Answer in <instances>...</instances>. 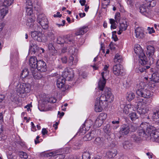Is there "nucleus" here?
Instances as JSON below:
<instances>
[{
	"mask_svg": "<svg viewBox=\"0 0 159 159\" xmlns=\"http://www.w3.org/2000/svg\"><path fill=\"white\" fill-rule=\"evenodd\" d=\"M104 93L102 94L97 98L95 102V110L96 112L101 111L104 107L107 106L108 102H111L114 99V97L110 90V89L105 88Z\"/></svg>",
	"mask_w": 159,
	"mask_h": 159,
	"instance_id": "nucleus-1",
	"label": "nucleus"
},
{
	"mask_svg": "<svg viewBox=\"0 0 159 159\" xmlns=\"http://www.w3.org/2000/svg\"><path fill=\"white\" fill-rule=\"evenodd\" d=\"M150 127V126H148L146 123H142L140 125L137 134L142 140L149 137V133L148 132V128Z\"/></svg>",
	"mask_w": 159,
	"mask_h": 159,
	"instance_id": "nucleus-2",
	"label": "nucleus"
},
{
	"mask_svg": "<svg viewBox=\"0 0 159 159\" xmlns=\"http://www.w3.org/2000/svg\"><path fill=\"white\" fill-rule=\"evenodd\" d=\"M30 86L29 84L22 83L18 84L16 91L20 95H21L30 92Z\"/></svg>",
	"mask_w": 159,
	"mask_h": 159,
	"instance_id": "nucleus-3",
	"label": "nucleus"
},
{
	"mask_svg": "<svg viewBox=\"0 0 159 159\" xmlns=\"http://www.w3.org/2000/svg\"><path fill=\"white\" fill-rule=\"evenodd\" d=\"M148 132L149 133V137H151L152 140L158 141L159 140V129H155V128L150 126L148 128Z\"/></svg>",
	"mask_w": 159,
	"mask_h": 159,
	"instance_id": "nucleus-4",
	"label": "nucleus"
},
{
	"mask_svg": "<svg viewBox=\"0 0 159 159\" xmlns=\"http://www.w3.org/2000/svg\"><path fill=\"white\" fill-rule=\"evenodd\" d=\"M37 21L44 29L48 28V21L47 18L43 14H39L38 16Z\"/></svg>",
	"mask_w": 159,
	"mask_h": 159,
	"instance_id": "nucleus-5",
	"label": "nucleus"
},
{
	"mask_svg": "<svg viewBox=\"0 0 159 159\" xmlns=\"http://www.w3.org/2000/svg\"><path fill=\"white\" fill-rule=\"evenodd\" d=\"M136 93L139 96L145 98L152 97L153 93L149 90L140 88L136 91Z\"/></svg>",
	"mask_w": 159,
	"mask_h": 159,
	"instance_id": "nucleus-6",
	"label": "nucleus"
},
{
	"mask_svg": "<svg viewBox=\"0 0 159 159\" xmlns=\"http://www.w3.org/2000/svg\"><path fill=\"white\" fill-rule=\"evenodd\" d=\"M108 68V66L107 65H105L103 70L105 72H103L101 73V75L102 78L99 81L98 84L99 90L101 91H103L105 85L106 80L104 77V74L107 73V70Z\"/></svg>",
	"mask_w": 159,
	"mask_h": 159,
	"instance_id": "nucleus-7",
	"label": "nucleus"
},
{
	"mask_svg": "<svg viewBox=\"0 0 159 159\" xmlns=\"http://www.w3.org/2000/svg\"><path fill=\"white\" fill-rule=\"evenodd\" d=\"M148 7L146 3H145L144 4L140 6L139 7L140 11L141 13L144 15L146 17L149 18H151L152 17L151 15V12L148 8Z\"/></svg>",
	"mask_w": 159,
	"mask_h": 159,
	"instance_id": "nucleus-8",
	"label": "nucleus"
},
{
	"mask_svg": "<svg viewBox=\"0 0 159 159\" xmlns=\"http://www.w3.org/2000/svg\"><path fill=\"white\" fill-rule=\"evenodd\" d=\"M147 51L146 54L147 56L148 57L149 59L151 60L150 62L151 63V61H152V63L153 62L154 59L153 56L154 55V52L155 51V48L152 45H148L147 47Z\"/></svg>",
	"mask_w": 159,
	"mask_h": 159,
	"instance_id": "nucleus-9",
	"label": "nucleus"
},
{
	"mask_svg": "<svg viewBox=\"0 0 159 159\" xmlns=\"http://www.w3.org/2000/svg\"><path fill=\"white\" fill-rule=\"evenodd\" d=\"M36 66V70L37 69L41 72H45L47 70L46 64L43 61H39Z\"/></svg>",
	"mask_w": 159,
	"mask_h": 159,
	"instance_id": "nucleus-10",
	"label": "nucleus"
},
{
	"mask_svg": "<svg viewBox=\"0 0 159 159\" xmlns=\"http://www.w3.org/2000/svg\"><path fill=\"white\" fill-rule=\"evenodd\" d=\"M41 28L40 27L37 26V30L38 31H32L31 33V36L35 40H37L38 42H40L41 39L40 38V36L41 35V33H40V31L39 30Z\"/></svg>",
	"mask_w": 159,
	"mask_h": 159,
	"instance_id": "nucleus-11",
	"label": "nucleus"
},
{
	"mask_svg": "<svg viewBox=\"0 0 159 159\" xmlns=\"http://www.w3.org/2000/svg\"><path fill=\"white\" fill-rule=\"evenodd\" d=\"M129 125L127 124H123L122 125L119 131L120 134L121 136L126 135L129 133Z\"/></svg>",
	"mask_w": 159,
	"mask_h": 159,
	"instance_id": "nucleus-12",
	"label": "nucleus"
},
{
	"mask_svg": "<svg viewBox=\"0 0 159 159\" xmlns=\"http://www.w3.org/2000/svg\"><path fill=\"white\" fill-rule=\"evenodd\" d=\"M113 72L116 75H121L123 73V69L120 64L114 65L113 67Z\"/></svg>",
	"mask_w": 159,
	"mask_h": 159,
	"instance_id": "nucleus-13",
	"label": "nucleus"
},
{
	"mask_svg": "<svg viewBox=\"0 0 159 159\" xmlns=\"http://www.w3.org/2000/svg\"><path fill=\"white\" fill-rule=\"evenodd\" d=\"M135 32L137 38L140 39L144 36V30L141 27H137L135 30Z\"/></svg>",
	"mask_w": 159,
	"mask_h": 159,
	"instance_id": "nucleus-14",
	"label": "nucleus"
},
{
	"mask_svg": "<svg viewBox=\"0 0 159 159\" xmlns=\"http://www.w3.org/2000/svg\"><path fill=\"white\" fill-rule=\"evenodd\" d=\"M39 61H38L37 58L35 56L31 57L29 60V64L31 69L34 68L36 69L37 66V65Z\"/></svg>",
	"mask_w": 159,
	"mask_h": 159,
	"instance_id": "nucleus-15",
	"label": "nucleus"
},
{
	"mask_svg": "<svg viewBox=\"0 0 159 159\" xmlns=\"http://www.w3.org/2000/svg\"><path fill=\"white\" fill-rule=\"evenodd\" d=\"M65 82V80L61 78L58 79L57 81V87L61 89L62 91L65 90V89L64 88Z\"/></svg>",
	"mask_w": 159,
	"mask_h": 159,
	"instance_id": "nucleus-16",
	"label": "nucleus"
},
{
	"mask_svg": "<svg viewBox=\"0 0 159 159\" xmlns=\"http://www.w3.org/2000/svg\"><path fill=\"white\" fill-rule=\"evenodd\" d=\"M139 56V57L141 61H140V64L143 65H146L147 62V60L146 58V57L143 52V51L142 50L141 52L138 54Z\"/></svg>",
	"mask_w": 159,
	"mask_h": 159,
	"instance_id": "nucleus-17",
	"label": "nucleus"
},
{
	"mask_svg": "<svg viewBox=\"0 0 159 159\" xmlns=\"http://www.w3.org/2000/svg\"><path fill=\"white\" fill-rule=\"evenodd\" d=\"M96 131L93 130L86 134L84 139L85 141L90 140L95 136Z\"/></svg>",
	"mask_w": 159,
	"mask_h": 159,
	"instance_id": "nucleus-18",
	"label": "nucleus"
},
{
	"mask_svg": "<svg viewBox=\"0 0 159 159\" xmlns=\"http://www.w3.org/2000/svg\"><path fill=\"white\" fill-rule=\"evenodd\" d=\"M30 70L31 72L32 75L35 79L39 80L42 78V75L40 73L38 72L37 70H36V69H31Z\"/></svg>",
	"mask_w": 159,
	"mask_h": 159,
	"instance_id": "nucleus-19",
	"label": "nucleus"
},
{
	"mask_svg": "<svg viewBox=\"0 0 159 159\" xmlns=\"http://www.w3.org/2000/svg\"><path fill=\"white\" fill-rule=\"evenodd\" d=\"M75 41L74 38L72 37H70L66 38L65 44H67L69 47H73L74 45Z\"/></svg>",
	"mask_w": 159,
	"mask_h": 159,
	"instance_id": "nucleus-20",
	"label": "nucleus"
},
{
	"mask_svg": "<svg viewBox=\"0 0 159 159\" xmlns=\"http://www.w3.org/2000/svg\"><path fill=\"white\" fill-rule=\"evenodd\" d=\"M88 30L87 26H84L81 28L79 29L75 33L76 35H83L86 33Z\"/></svg>",
	"mask_w": 159,
	"mask_h": 159,
	"instance_id": "nucleus-21",
	"label": "nucleus"
},
{
	"mask_svg": "<svg viewBox=\"0 0 159 159\" xmlns=\"http://www.w3.org/2000/svg\"><path fill=\"white\" fill-rule=\"evenodd\" d=\"M104 142L103 138L100 137L96 138L94 141V143L97 146L102 147L103 145Z\"/></svg>",
	"mask_w": 159,
	"mask_h": 159,
	"instance_id": "nucleus-22",
	"label": "nucleus"
},
{
	"mask_svg": "<svg viewBox=\"0 0 159 159\" xmlns=\"http://www.w3.org/2000/svg\"><path fill=\"white\" fill-rule=\"evenodd\" d=\"M47 157L51 156L53 157V158L54 159H62L65 157V156L62 154H57L54 155L53 152H50L48 154Z\"/></svg>",
	"mask_w": 159,
	"mask_h": 159,
	"instance_id": "nucleus-23",
	"label": "nucleus"
},
{
	"mask_svg": "<svg viewBox=\"0 0 159 159\" xmlns=\"http://www.w3.org/2000/svg\"><path fill=\"white\" fill-rule=\"evenodd\" d=\"M117 152V150L116 149H112L107 153V156L109 158H111L116 155Z\"/></svg>",
	"mask_w": 159,
	"mask_h": 159,
	"instance_id": "nucleus-24",
	"label": "nucleus"
},
{
	"mask_svg": "<svg viewBox=\"0 0 159 159\" xmlns=\"http://www.w3.org/2000/svg\"><path fill=\"white\" fill-rule=\"evenodd\" d=\"M137 111L140 115H143L147 113L148 109L146 107H138L137 108Z\"/></svg>",
	"mask_w": 159,
	"mask_h": 159,
	"instance_id": "nucleus-25",
	"label": "nucleus"
},
{
	"mask_svg": "<svg viewBox=\"0 0 159 159\" xmlns=\"http://www.w3.org/2000/svg\"><path fill=\"white\" fill-rule=\"evenodd\" d=\"M8 13V10L5 7L0 8V18L3 19Z\"/></svg>",
	"mask_w": 159,
	"mask_h": 159,
	"instance_id": "nucleus-26",
	"label": "nucleus"
},
{
	"mask_svg": "<svg viewBox=\"0 0 159 159\" xmlns=\"http://www.w3.org/2000/svg\"><path fill=\"white\" fill-rule=\"evenodd\" d=\"M123 145L124 148L126 149H130L132 147V144L129 140L125 141L123 143Z\"/></svg>",
	"mask_w": 159,
	"mask_h": 159,
	"instance_id": "nucleus-27",
	"label": "nucleus"
},
{
	"mask_svg": "<svg viewBox=\"0 0 159 159\" xmlns=\"http://www.w3.org/2000/svg\"><path fill=\"white\" fill-rule=\"evenodd\" d=\"M130 139L132 141L136 143H138L142 140L137 134L132 135Z\"/></svg>",
	"mask_w": 159,
	"mask_h": 159,
	"instance_id": "nucleus-28",
	"label": "nucleus"
},
{
	"mask_svg": "<svg viewBox=\"0 0 159 159\" xmlns=\"http://www.w3.org/2000/svg\"><path fill=\"white\" fill-rule=\"evenodd\" d=\"M104 132L108 135H110L111 133L110 125L108 124L105 126L103 128Z\"/></svg>",
	"mask_w": 159,
	"mask_h": 159,
	"instance_id": "nucleus-29",
	"label": "nucleus"
},
{
	"mask_svg": "<svg viewBox=\"0 0 159 159\" xmlns=\"http://www.w3.org/2000/svg\"><path fill=\"white\" fill-rule=\"evenodd\" d=\"M14 0H5L3 2H0V5L5 7L10 6L13 2Z\"/></svg>",
	"mask_w": 159,
	"mask_h": 159,
	"instance_id": "nucleus-30",
	"label": "nucleus"
},
{
	"mask_svg": "<svg viewBox=\"0 0 159 159\" xmlns=\"http://www.w3.org/2000/svg\"><path fill=\"white\" fill-rule=\"evenodd\" d=\"M152 117L153 119H157L159 118V106L156 108L153 111Z\"/></svg>",
	"mask_w": 159,
	"mask_h": 159,
	"instance_id": "nucleus-31",
	"label": "nucleus"
},
{
	"mask_svg": "<svg viewBox=\"0 0 159 159\" xmlns=\"http://www.w3.org/2000/svg\"><path fill=\"white\" fill-rule=\"evenodd\" d=\"M70 70H72L70 68H67L65 69V70L62 73V77L61 78H62L64 79L65 80V81L66 80V79H67V76L69 75V74L70 72L69 71H70Z\"/></svg>",
	"mask_w": 159,
	"mask_h": 159,
	"instance_id": "nucleus-32",
	"label": "nucleus"
},
{
	"mask_svg": "<svg viewBox=\"0 0 159 159\" xmlns=\"http://www.w3.org/2000/svg\"><path fill=\"white\" fill-rule=\"evenodd\" d=\"M145 3L148 7H153L156 5V2L154 0H146Z\"/></svg>",
	"mask_w": 159,
	"mask_h": 159,
	"instance_id": "nucleus-33",
	"label": "nucleus"
},
{
	"mask_svg": "<svg viewBox=\"0 0 159 159\" xmlns=\"http://www.w3.org/2000/svg\"><path fill=\"white\" fill-rule=\"evenodd\" d=\"M129 116L132 121H135L139 117V116L135 112H132L129 113Z\"/></svg>",
	"mask_w": 159,
	"mask_h": 159,
	"instance_id": "nucleus-34",
	"label": "nucleus"
},
{
	"mask_svg": "<svg viewBox=\"0 0 159 159\" xmlns=\"http://www.w3.org/2000/svg\"><path fill=\"white\" fill-rule=\"evenodd\" d=\"M135 97L134 93L132 92L127 93L126 95V99L129 101H131L133 100Z\"/></svg>",
	"mask_w": 159,
	"mask_h": 159,
	"instance_id": "nucleus-35",
	"label": "nucleus"
},
{
	"mask_svg": "<svg viewBox=\"0 0 159 159\" xmlns=\"http://www.w3.org/2000/svg\"><path fill=\"white\" fill-rule=\"evenodd\" d=\"M127 22L124 21L121 23H120L119 29H120L122 30H125L127 28Z\"/></svg>",
	"mask_w": 159,
	"mask_h": 159,
	"instance_id": "nucleus-36",
	"label": "nucleus"
},
{
	"mask_svg": "<svg viewBox=\"0 0 159 159\" xmlns=\"http://www.w3.org/2000/svg\"><path fill=\"white\" fill-rule=\"evenodd\" d=\"M119 120V119L118 120L112 121L111 123L113 125V129L114 130L117 129L119 127L120 122Z\"/></svg>",
	"mask_w": 159,
	"mask_h": 159,
	"instance_id": "nucleus-37",
	"label": "nucleus"
},
{
	"mask_svg": "<svg viewBox=\"0 0 159 159\" xmlns=\"http://www.w3.org/2000/svg\"><path fill=\"white\" fill-rule=\"evenodd\" d=\"M142 50L141 46L139 45H135L134 47V51L135 53L137 54H139V53Z\"/></svg>",
	"mask_w": 159,
	"mask_h": 159,
	"instance_id": "nucleus-38",
	"label": "nucleus"
},
{
	"mask_svg": "<svg viewBox=\"0 0 159 159\" xmlns=\"http://www.w3.org/2000/svg\"><path fill=\"white\" fill-rule=\"evenodd\" d=\"M141 66H139V67L136 69V71L138 73H142L144 71H145V68L144 66V65L142 64Z\"/></svg>",
	"mask_w": 159,
	"mask_h": 159,
	"instance_id": "nucleus-39",
	"label": "nucleus"
},
{
	"mask_svg": "<svg viewBox=\"0 0 159 159\" xmlns=\"http://www.w3.org/2000/svg\"><path fill=\"white\" fill-rule=\"evenodd\" d=\"M29 71L27 68H25L22 71L21 74V76L22 78L26 77L29 75Z\"/></svg>",
	"mask_w": 159,
	"mask_h": 159,
	"instance_id": "nucleus-40",
	"label": "nucleus"
},
{
	"mask_svg": "<svg viewBox=\"0 0 159 159\" xmlns=\"http://www.w3.org/2000/svg\"><path fill=\"white\" fill-rule=\"evenodd\" d=\"M122 59L121 56L118 54H116L114 58V61L116 63H120L121 62Z\"/></svg>",
	"mask_w": 159,
	"mask_h": 159,
	"instance_id": "nucleus-41",
	"label": "nucleus"
},
{
	"mask_svg": "<svg viewBox=\"0 0 159 159\" xmlns=\"http://www.w3.org/2000/svg\"><path fill=\"white\" fill-rule=\"evenodd\" d=\"M129 132H135L137 128V125L136 124H133L130 125H129Z\"/></svg>",
	"mask_w": 159,
	"mask_h": 159,
	"instance_id": "nucleus-42",
	"label": "nucleus"
},
{
	"mask_svg": "<svg viewBox=\"0 0 159 159\" xmlns=\"http://www.w3.org/2000/svg\"><path fill=\"white\" fill-rule=\"evenodd\" d=\"M70 70V71L69 72H70L69 75L67 76V79H66V81L68 80L69 81L71 80L74 77V73L73 70Z\"/></svg>",
	"mask_w": 159,
	"mask_h": 159,
	"instance_id": "nucleus-43",
	"label": "nucleus"
},
{
	"mask_svg": "<svg viewBox=\"0 0 159 159\" xmlns=\"http://www.w3.org/2000/svg\"><path fill=\"white\" fill-rule=\"evenodd\" d=\"M34 20L32 18L29 19L26 22V25L30 28H32L34 26Z\"/></svg>",
	"mask_w": 159,
	"mask_h": 159,
	"instance_id": "nucleus-44",
	"label": "nucleus"
},
{
	"mask_svg": "<svg viewBox=\"0 0 159 159\" xmlns=\"http://www.w3.org/2000/svg\"><path fill=\"white\" fill-rule=\"evenodd\" d=\"M107 117V114L104 113H101L98 116V118L102 120L103 121L105 120Z\"/></svg>",
	"mask_w": 159,
	"mask_h": 159,
	"instance_id": "nucleus-45",
	"label": "nucleus"
},
{
	"mask_svg": "<svg viewBox=\"0 0 159 159\" xmlns=\"http://www.w3.org/2000/svg\"><path fill=\"white\" fill-rule=\"evenodd\" d=\"M32 7H26V11L28 16H31L33 13V10L32 9Z\"/></svg>",
	"mask_w": 159,
	"mask_h": 159,
	"instance_id": "nucleus-46",
	"label": "nucleus"
},
{
	"mask_svg": "<svg viewBox=\"0 0 159 159\" xmlns=\"http://www.w3.org/2000/svg\"><path fill=\"white\" fill-rule=\"evenodd\" d=\"M103 122L104 121L97 118L95 121V125L97 127H99L102 125Z\"/></svg>",
	"mask_w": 159,
	"mask_h": 159,
	"instance_id": "nucleus-47",
	"label": "nucleus"
},
{
	"mask_svg": "<svg viewBox=\"0 0 159 159\" xmlns=\"http://www.w3.org/2000/svg\"><path fill=\"white\" fill-rule=\"evenodd\" d=\"M65 40L61 37L59 36L57 39V43L58 44H61L65 43Z\"/></svg>",
	"mask_w": 159,
	"mask_h": 159,
	"instance_id": "nucleus-48",
	"label": "nucleus"
},
{
	"mask_svg": "<svg viewBox=\"0 0 159 159\" xmlns=\"http://www.w3.org/2000/svg\"><path fill=\"white\" fill-rule=\"evenodd\" d=\"M48 37L52 40H54L55 38L54 34L52 31H49L48 33Z\"/></svg>",
	"mask_w": 159,
	"mask_h": 159,
	"instance_id": "nucleus-49",
	"label": "nucleus"
},
{
	"mask_svg": "<svg viewBox=\"0 0 159 159\" xmlns=\"http://www.w3.org/2000/svg\"><path fill=\"white\" fill-rule=\"evenodd\" d=\"M82 159H90V154L88 152H84L82 156Z\"/></svg>",
	"mask_w": 159,
	"mask_h": 159,
	"instance_id": "nucleus-50",
	"label": "nucleus"
},
{
	"mask_svg": "<svg viewBox=\"0 0 159 159\" xmlns=\"http://www.w3.org/2000/svg\"><path fill=\"white\" fill-rule=\"evenodd\" d=\"M82 126L80 127V129H79V132H80V133H85V131L86 130H87L89 129L90 126H89L88 127H87V128H84V126H82V128L81 127Z\"/></svg>",
	"mask_w": 159,
	"mask_h": 159,
	"instance_id": "nucleus-51",
	"label": "nucleus"
},
{
	"mask_svg": "<svg viewBox=\"0 0 159 159\" xmlns=\"http://www.w3.org/2000/svg\"><path fill=\"white\" fill-rule=\"evenodd\" d=\"M74 60V57L73 56H70L69 58L68 63L69 64V65L70 66H71L73 65V62Z\"/></svg>",
	"mask_w": 159,
	"mask_h": 159,
	"instance_id": "nucleus-52",
	"label": "nucleus"
},
{
	"mask_svg": "<svg viewBox=\"0 0 159 159\" xmlns=\"http://www.w3.org/2000/svg\"><path fill=\"white\" fill-rule=\"evenodd\" d=\"M48 48L49 50L50 51H52V52H53V51L55 52V48L53 47V44L52 43H49L48 45Z\"/></svg>",
	"mask_w": 159,
	"mask_h": 159,
	"instance_id": "nucleus-53",
	"label": "nucleus"
},
{
	"mask_svg": "<svg viewBox=\"0 0 159 159\" xmlns=\"http://www.w3.org/2000/svg\"><path fill=\"white\" fill-rule=\"evenodd\" d=\"M120 13L119 12L116 13L115 15V18L116 20V22L118 23L120 20Z\"/></svg>",
	"mask_w": 159,
	"mask_h": 159,
	"instance_id": "nucleus-54",
	"label": "nucleus"
},
{
	"mask_svg": "<svg viewBox=\"0 0 159 159\" xmlns=\"http://www.w3.org/2000/svg\"><path fill=\"white\" fill-rule=\"evenodd\" d=\"M40 38L41 41L40 42H45L48 40V38L47 36L44 34H41V35L40 36Z\"/></svg>",
	"mask_w": 159,
	"mask_h": 159,
	"instance_id": "nucleus-55",
	"label": "nucleus"
},
{
	"mask_svg": "<svg viewBox=\"0 0 159 159\" xmlns=\"http://www.w3.org/2000/svg\"><path fill=\"white\" fill-rule=\"evenodd\" d=\"M146 99L144 101V102L146 104H149L151 103L152 101V97L149 98H146Z\"/></svg>",
	"mask_w": 159,
	"mask_h": 159,
	"instance_id": "nucleus-56",
	"label": "nucleus"
},
{
	"mask_svg": "<svg viewBox=\"0 0 159 159\" xmlns=\"http://www.w3.org/2000/svg\"><path fill=\"white\" fill-rule=\"evenodd\" d=\"M37 48H35V47H30L29 48V52H31V54H35Z\"/></svg>",
	"mask_w": 159,
	"mask_h": 159,
	"instance_id": "nucleus-57",
	"label": "nucleus"
},
{
	"mask_svg": "<svg viewBox=\"0 0 159 159\" xmlns=\"http://www.w3.org/2000/svg\"><path fill=\"white\" fill-rule=\"evenodd\" d=\"M30 47H35V48H38L37 45L35 44V42L33 40H31L30 41Z\"/></svg>",
	"mask_w": 159,
	"mask_h": 159,
	"instance_id": "nucleus-58",
	"label": "nucleus"
},
{
	"mask_svg": "<svg viewBox=\"0 0 159 159\" xmlns=\"http://www.w3.org/2000/svg\"><path fill=\"white\" fill-rule=\"evenodd\" d=\"M57 101V99L54 97H52L48 99V102L50 103H54Z\"/></svg>",
	"mask_w": 159,
	"mask_h": 159,
	"instance_id": "nucleus-59",
	"label": "nucleus"
},
{
	"mask_svg": "<svg viewBox=\"0 0 159 159\" xmlns=\"http://www.w3.org/2000/svg\"><path fill=\"white\" fill-rule=\"evenodd\" d=\"M26 7H32V2L31 0H26Z\"/></svg>",
	"mask_w": 159,
	"mask_h": 159,
	"instance_id": "nucleus-60",
	"label": "nucleus"
},
{
	"mask_svg": "<svg viewBox=\"0 0 159 159\" xmlns=\"http://www.w3.org/2000/svg\"><path fill=\"white\" fill-rule=\"evenodd\" d=\"M147 30L148 31V33L149 34H151L155 33V30L153 27L150 28V27H148L147 29Z\"/></svg>",
	"mask_w": 159,
	"mask_h": 159,
	"instance_id": "nucleus-61",
	"label": "nucleus"
},
{
	"mask_svg": "<svg viewBox=\"0 0 159 159\" xmlns=\"http://www.w3.org/2000/svg\"><path fill=\"white\" fill-rule=\"evenodd\" d=\"M61 61L62 63H66L67 61V58L66 57H64L61 58Z\"/></svg>",
	"mask_w": 159,
	"mask_h": 159,
	"instance_id": "nucleus-62",
	"label": "nucleus"
},
{
	"mask_svg": "<svg viewBox=\"0 0 159 159\" xmlns=\"http://www.w3.org/2000/svg\"><path fill=\"white\" fill-rule=\"evenodd\" d=\"M21 155H22L23 158L25 159H27L28 157V156L27 153L24 152H21Z\"/></svg>",
	"mask_w": 159,
	"mask_h": 159,
	"instance_id": "nucleus-63",
	"label": "nucleus"
},
{
	"mask_svg": "<svg viewBox=\"0 0 159 159\" xmlns=\"http://www.w3.org/2000/svg\"><path fill=\"white\" fill-rule=\"evenodd\" d=\"M5 96L4 95H0V103L4 100Z\"/></svg>",
	"mask_w": 159,
	"mask_h": 159,
	"instance_id": "nucleus-64",
	"label": "nucleus"
}]
</instances>
